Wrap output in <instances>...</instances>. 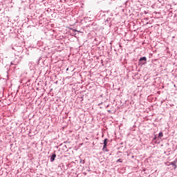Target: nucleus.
<instances>
[{
  "label": "nucleus",
  "instance_id": "obj_1",
  "mask_svg": "<svg viewBox=\"0 0 177 177\" xmlns=\"http://www.w3.org/2000/svg\"><path fill=\"white\" fill-rule=\"evenodd\" d=\"M104 23L105 26H109V27H111V25L113 24V21L114 20V16L110 11H107L104 15Z\"/></svg>",
  "mask_w": 177,
  "mask_h": 177
},
{
  "label": "nucleus",
  "instance_id": "obj_2",
  "mask_svg": "<svg viewBox=\"0 0 177 177\" xmlns=\"http://www.w3.org/2000/svg\"><path fill=\"white\" fill-rule=\"evenodd\" d=\"M147 64V58L146 57H142L139 59L138 66H143Z\"/></svg>",
  "mask_w": 177,
  "mask_h": 177
},
{
  "label": "nucleus",
  "instance_id": "obj_3",
  "mask_svg": "<svg viewBox=\"0 0 177 177\" xmlns=\"http://www.w3.org/2000/svg\"><path fill=\"white\" fill-rule=\"evenodd\" d=\"M107 143H109V139L108 138H105L104 140V142H103V148H102V150L103 151H109V149H107Z\"/></svg>",
  "mask_w": 177,
  "mask_h": 177
},
{
  "label": "nucleus",
  "instance_id": "obj_4",
  "mask_svg": "<svg viewBox=\"0 0 177 177\" xmlns=\"http://www.w3.org/2000/svg\"><path fill=\"white\" fill-rule=\"evenodd\" d=\"M56 151H54V153H52V155L50 156V162H53V161H55V158H56Z\"/></svg>",
  "mask_w": 177,
  "mask_h": 177
},
{
  "label": "nucleus",
  "instance_id": "obj_5",
  "mask_svg": "<svg viewBox=\"0 0 177 177\" xmlns=\"http://www.w3.org/2000/svg\"><path fill=\"white\" fill-rule=\"evenodd\" d=\"M170 164H171V165H173V167H174V169H177L176 160L171 162Z\"/></svg>",
  "mask_w": 177,
  "mask_h": 177
},
{
  "label": "nucleus",
  "instance_id": "obj_6",
  "mask_svg": "<svg viewBox=\"0 0 177 177\" xmlns=\"http://www.w3.org/2000/svg\"><path fill=\"white\" fill-rule=\"evenodd\" d=\"M19 64V62L12 61L10 62V66H17Z\"/></svg>",
  "mask_w": 177,
  "mask_h": 177
},
{
  "label": "nucleus",
  "instance_id": "obj_7",
  "mask_svg": "<svg viewBox=\"0 0 177 177\" xmlns=\"http://www.w3.org/2000/svg\"><path fill=\"white\" fill-rule=\"evenodd\" d=\"M162 136H164V133H162V131H160L158 134V138H159V139H161V138H162Z\"/></svg>",
  "mask_w": 177,
  "mask_h": 177
},
{
  "label": "nucleus",
  "instance_id": "obj_8",
  "mask_svg": "<svg viewBox=\"0 0 177 177\" xmlns=\"http://www.w3.org/2000/svg\"><path fill=\"white\" fill-rule=\"evenodd\" d=\"M71 31H73V32H81V31L77 30V29H74L73 28H71Z\"/></svg>",
  "mask_w": 177,
  "mask_h": 177
},
{
  "label": "nucleus",
  "instance_id": "obj_9",
  "mask_svg": "<svg viewBox=\"0 0 177 177\" xmlns=\"http://www.w3.org/2000/svg\"><path fill=\"white\" fill-rule=\"evenodd\" d=\"M116 162H122V159H118V160H116Z\"/></svg>",
  "mask_w": 177,
  "mask_h": 177
},
{
  "label": "nucleus",
  "instance_id": "obj_10",
  "mask_svg": "<svg viewBox=\"0 0 177 177\" xmlns=\"http://www.w3.org/2000/svg\"><path fill=\"white\" fill-rule=\"evenodd\" d=\"M157 139V135H155L153 138V140H156Z\"/></svg>",
  "mask_w": 177,
  "mask_h": 177
},
{
  "label": "nucleus",
  "instance_id": "obj_11",
  "mask_svg": "<svg viewBox=\"0 0 177 177\" xmlns=\"http://www.w3.org/2000/svg\"><path fill=\"white\" fill-rule=\"evenodd\" d=\"M66 71H68V68L66 69Z\"/></svg>",
  "mask_w": 177,
  "mask_h": 177
},
{
  "label": "nucleus",
  "instance_id": "obj_12",
  "mask_svg": "<svg viewBox=\"0 0 177 177\" xmlns=\"http://www.w3.org/2000/svg\"><path fill=\"white\" fill-rule=\"evenodd\" d=\"M83 162H85V160H83Z\"/></svg>",
  "mask_w": 177,
  "mask_h": 177
}]
</instances>
